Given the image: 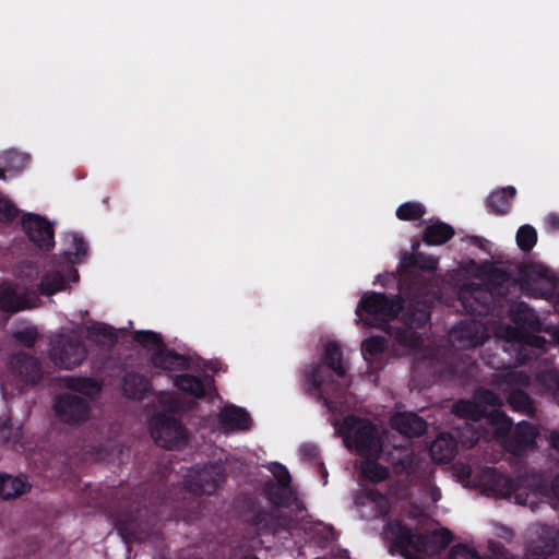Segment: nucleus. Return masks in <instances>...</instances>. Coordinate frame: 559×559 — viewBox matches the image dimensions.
Instances as JSON below:
<instances>
[{
    "label": "nucleus",
    "instance_id": "16",
    "mask_svg": "<svg viewBox=\"0 0 559 559\" xmlns=\"http://www.w3.org/2000/svg\"><path fill=\"white\" fill-rule=\"evenodd\" d=\"M32 307V301L24 293H19L12 282L0 283V311L16 313Z\"/></svg>",
    "mask_w": 559,
    "mask_h": 559
},
{
    "label": "nucleus",
    "instance_id": "9",
    "mask_svg": "<svg viewBox=\"0 0 559 559\" xmlns=\"http://www.w3.org/2000/svg\"><path fill=\"white\" fill-rule=\"evenodd\" d=\"M153 439L163 448L174 450L182 448L188 441V433L180 423L165 413H157L150 424Z\"/></svg>",
    "mask_w": 559,
    "mask_h": 559
},
{
    "label": "nucleus",
    "instance_id": "30",
    "mask_svg": "<svg viewBox=\"0 0 559 559\" xmlns=\"http://www.w3.org/2000/svg\"><path fill=\"white\" fill-rule=\"evenodd\" d=\"M66 278L59 271H50L41 276L37 290L43 296H51L66 287Z\"/></svg>",
    "mask_w": 559,
    "mask_h": 559
},
{
    "label": "nucleus",
    "instance_id": "20",
    "mask_svg": "<svg viewBox=\"0 0 559 559\" xmlns=\"http://www.w3.org/2000/svg\"><path fill=\"white\" fill-rule=\"evenodd\" d=\"M536 436V429L532 425L521 423L516 426L512 436L503 442L511 452L520 454L533 444Z\"/></svg>",
    "mask_w": 559,
    "mask_h": 559
},
{
    "label": "nucleus",
    "instance_id": "3",
    "mask_svg": "<svg viewBox=\"0 0 559 559\" xmlns=\"http://www.w3.org/2000/svg\"><path fill=\"white\" fill-rule=\"evenodd\" d=\"M345 445L361 456L360 475L371 481H380L388 475L386 468L374 460L381 451L379 432L367 420L348 416L342 425L334 424Z\"/></svg>",
    "mask_w": 559,
    "mask_h": 559
},
{
    "label": "nucleus",
    "instance_id": "54",
    "mask_svg": "<svg viewBox=\"0 0 559 559\" xmlns=\"http://www.w3.org/2000/svg\"><path fill=\"white\" fill-rule=\"evenodd\" d=\"M551 490L554 496L559 500V476L555 479Z\"/></svg>",
    "mask_w": 559,
    "mask_h": 559
},
{
    "label": "nucleus",
    "instance_id": "39",
    "mask_svg": "<svg viewBox=\"0 0 559 559\" xmlns=\"http://www.w3.org/2000/svg\"><path fill=\"white\" fill-rule=\"evenodd\" d=\"M537 242V233L531 225H523L518 229L516 243L523 252H530Z\"/></svg>",
    "mask_w": 559,
    "mask_h": 559
},
{
    "label": "nucleus",
    "instance_id": "48",
    "mask_svg": "<svg viewBox=\"0 0 559 559\" xmlns=\"http://www.w3.org/2000/svg\"><path fill=\"white\" fill-rule=\"evenodd\" d=\"M548 226L551 230L559 231V215L557 214H549L547 217Z\"/></svg>",
    "mask_w": 559,
    "mask_h": 559
},
{
    "label": "nucleus",
    "instance_id": "12",
    "mask_svg": "<svg viewBox=\"0 0 559 559\" xmlns=\"http://www.w3.org/2000/svg\"><path fill=\"white\" fill-rule=\"evenodd\" d=\"M153 362L156 367L168 371L200 370L205 372L206 369H210L213 372H216L218 370V365L216 362L202 361L197 354H191L190 352L185 354H180L178 352H155Z\"/></svg>",
    "mask_w": 559,
    "mask_h": 559
},
{
    "label": "nucleus",
    "instance_id": "21",
    "mask_svg": "<svg viewBox=\"0 0 559 559\" xmlns=\"http://www.w3.org/2000/svg\"><path fill=\"white\" fill-rule=\"evenodd\" d=\"M477 485L485 491H490L501 497L510 495L513 488L509 479L491 468L481 472L477 479Z\"/></svg>",
    "mask_w": 559,
    "mask_h": 559
},
{
    "label": "nucleus",
    "instance_id": "17",
    "mask_svg": "<svg viewBox=\"0 0 559 559\" xmlns=\"http://www.w3.org/2000/svg\"><path fill=\"white\" fill-rule=\"evenodd\" d=\"M360 516L373 519L385 514L389 510V501L378 492L367 490L360 493L355 501Z\"/></svg>",
    "mask_w": 559,
    "mask_h": 559
},
{
    "label": "nucleus",
    "instance_id": "59",
    "mask_svg": "<svg viewBox=\"0 0 559 559\" xmlns=\"http://www.w3.org/2000/svg\"><path fill=\"white\" fill-rule=\"evenodd\" d=\"M73 273H74L75 278H79L78 271H76V270H73Z\"/></svg>",
    "mask_w": 559,
    "mask_h": 559
},
{
    "label": "nucleus",
    "instance_id": "51",
    "mask_svg": "<svg viewBox=\"0 0 559 559\" xmlns=\"http://www.w3.org/2000/svg\"><path fill=\"white\" fill-rule=\"evenodd\" d=\"M362 356H364V359L368 362V364H372L374 360L378 359V355L380 354V352H372V350H369V352H362Z\"/></svg>",
    "mask_w": 559,
    "mask_h": 559
},
{
    "label": "nucleus",
    "instance_id": "44",
    "mask_svg": "<svg viewBox=\"0 0 559 559\" xmlns=\"http://www.w3.org/2000/svg\"><path fill=\"white\" fill-rule=\"evenodd\" d=\"M321 348L320 349H342V344L334 337L324 336L320 338Z\"/></svg>",
    "mask_w": 559,
    "mask_h": 559
},
{
    "label": "nucleus",
    "instance_id": "7",
    "mask_svg": "<svg viewBox=\"0 0 559 559\" xmlns=\"http://www.w3.org/2000/svg\"><path fill=\"white\" fill-rule=\"evenodd\" d=\"M501 405L500 397L491 391L479 390L473 401H460L453 405V413L461 418L473 423L481 418L490 426V433L493 437L503 439L511 429L509 418L498 407ZM489 433V431L487 432Z\"/></svg>",
    "mask_w": 559,
    "mask_h": 559
},
{
    "label": "nucleus",
    "instance_id": "26",
    "mask_svg": "<svg viewBox=\"0 0 559 559\" xmlns=\"http://www.w3.org/2000/svg\"><path fill=\"white\" fill-rule=\"evenodd\" d=\"M31 488V484L23 477L0 474V497L11 499L19 497Z\"/></svg>",
    "mask_w": 559,
    "mask_h": 559
},
{
    "label": "nucleus",
    "instance_id": "25",
    "mask_svg": "<svg viewBox=\"0 0 559 559\" xmlns=\"http://www.w3.org/2000/svg\"><path fill=\"white\" fill-rule=\"evenodd\" d=\"M392 426L403 435L417 436L425 431L426 424L413 413H401L392 417Z\"/></svg>",
    "mask_w": 559,
    "mask_h": 559
},
{
    "label": "nucleus",
    "instance_id": "5",
    "mask_svg": "<svg viewBox=\"0 0 559 559\" xmlns=\"http://www.w3.org/2000/svg\"><path fill=\"white\" fill-rule=\"evenodd\" d=\"M385 538L392 544L393 550L406 559H425L423 556H435L452 540L447 528L435 531L429 537L417 535L400 522L390 523L384 531Z\"/></svg>",
    "mask_w": 559,
    "mask_h": 559
},
{
    "label": "nucleus",
    "instance_id": "47",
    "mask_svg": "<svg viewBox=\"0 0 559 559\" xmlns=\"http://www.w3.org/2000/svg\"><path fill=\"white\" fill-rule=\"evenodd\" d=\"M535 493L526 495V498H522V493H518L515 499L519 504L523 506H534L536 503V500L534 499Z\"/></svg>",
    "mask_w": 559,
    "mask_h": 559
},
{
    "label": "nucleus",
    "instance_id": "22",
    "mask_svg": "<svg viewBox=\"0 0 559 559\" xmlns=\"http://www.w3.org/2000/svg\"><path fill=\"white\" fill-rule=\"evenodd\" d=\"M195 475L191 477L189 486L194 492L210 493L214 490L216 484L221 480V475L217 473V468L213 465L204 466L198 469Z\"/></svg>",
    "mask_w": 559,
    "mask_h": 559
},
{
    "label": "nucleus",
    "instance_id": "58",
    "mask_svg": "<svg viewBox=\"0 0 559 559\" xmlns=\"http://www.w3.org/2000/svg\"><path fill=\"white\" fill-rule=\"evenodd\" d=\"M556 341H557V343L559 344V330H558V331H557V333H556Z\"/></svg>",
    "mask_w": 559,
    "mask_h": 559
},
{
    "label": "nucleus",
    "instance_id": "55",
    "mask_svg": "<svg viewBox=\"0 0 559 559\" xmlns=\"http://www.w3.org/2000/svg\"><path fill=\"white\" fill-rule=\"evenodd\" d=\"M463 472H462V475L465 476V477H471L472 476V471L469 467H462Z\"/></svg>",
    "mask_w": 559,
    "mask_h": 559
},
{
    "label": "nucleus",
    "instance_id": "52",
    "mask_svg": "<svg viewBox=\"0 0 559 559\" xmlns=\"http://www.w3.org/2000/svg\"><path fill=\"white\" fill-rule=\"evenodd\" d=\"M551 445L559 451V432L555 431L550 435Z\"/></svg>",
    "mask_w": 559,
    "mask_h": 559
},
{
    "label": "nucleus",
    "instance_id": "14",
    "mask_svg": "<svg viewBox=\"0 0 559 559\" xmlns=\"http://www.w3.org/2000/svg\"><path fill=\"white\" fill-rule=\"evenodd\" d=\"M22 228L29 241L44 251L55 246V231L52 225L43 216L27 213L22 218Z\"/></svg>",
    "mask_w": 559,
    "mask_h": 559
},
{
    "label": "nucleus",
    "instance_id": "15",
    "mask_svg": "<svg viewBox=\"0 0 559 559\" xmlns=\"http://www.w3.org/2000/svg\"><path fill=\"white\" fill-rule=\"evenodd\" d=\"M503 382L507 385L504 390H510L508 401L511 407L518 412L531 413V400L519 389L520 386L526 385L527 377H525L522 371L511 370L506 374Z\"/></svg>",
    "mask_w": 559,
    "mask_h": 559
},
{
    "label": "nucleus",
    "instance_id": "33",
    "mask_svg": "<svg viewBox=\"0 0 559 559\" xmlns=\"http://www.w3.org/2000/svg\"><path fill=\"white\" fill-rule=\"evenodd\" d=\"M17 371L27 381L35 382L41 372L38 361L26 352H19L16 356Z\"/></svg>",
    "mask_w": 559,
    "mask_h": 559
},
{
    "label": "nucleus",
    "instance_id": "35",
    "mask_svg": "<svg viewBox=\"0 0 559 559\" xmlns=\"http://www.w3.org/2000/svg\"><path fill=\"white\" fill-rule=\"evenodd\" d=\"M5 173L13 171L17 173L25 168L28 163V156L26 154L20 153L16 150H9L3 152L1 155Z\"/></svg>",
    "mask_w": 559,
    "mask_h": 559
},
{
    "label": "nucleus",
    "instance_id": "11",
    "mask_svg": "<svg viewBox=\"0 0 559 559\" xmlns=\"http://www.w3.org/2000/svg\"><path fill=\"white\" fill-rule=\"evenodd\" d=\"M299 515L296 519H287V512H281V520L275 524L274 531L276 534H281L282 531H288L292 536L299 535L300 531H304L307 535L314 538L318 537L323 540L334 539V531L331 526L307 519L304 511L299 509V504L296 503Z\"/></svg>",
    "mask_w": 559,
    "mask_h": 559
},
{
    "label": "nucleus",
    "instance_id": "29",
    "mask_svg": "<svg viewBox=\"0 0 559 559\" xmlns=\"http://www.w3.org/2000/svg\"><path fill=\"white\" fill-rule=\"evenodd\" d=\"M148 390L147 381L135 373H128L122 381V392L128 399L140 400Z\"/></svg>",
    "mask_w": 559,
    "mask_h": 559
},
{
    "label": "nucleus",
    "instance_id": "34",
    "mask_svg": "<svg viewBox=\"0 0 559 559\" xmlns=\"http://www.w3.org/2000/svg\"><path fill=\"white\" fill-rule=\"evenodd\" d=\"M84 352H51V360L63 369H72L84 360Z\"/></svg>",
    "mask_w": 559,
    "mask_h": 559
},
{
    "label": "nucleus",
    "instance_id": "19",
    "mask_svg": "<svg viewBox=\"0 0 559 559\" xmlns=\"http://www.w3.org/2000/svg\"><path fill=\"white\" fill-rule=\"evenodd\" d=\"M175 385L183 393L193 397H203L211 394L214 390L212 380L205 374L203 379L188 373H182L176 377Z\"/></svg>",
    "mask_w": 559,
    "mask_h": 559
},
{
    "label": "nucleus",
    "instance_id": "60",
    "mask_svg": "<svg viewBox=\"0 0 559 559\" xmlns=\"http://www.w3.org/2000/svg\"><path fill=\"white\" fill-rule=\"evenodd\" d=\"M243 559H258V558L249 556V557H245Z\"/></svg>",
    "mask_w": 559,
    "mask_h": 559
},
{
    "label": "nucleus",
    "instance_id": "6",
    "mask_svg": "<svg viewBox=\"0 0 559 559\" xmlns=\"http://www.w3.org/2000/svg\"><path fill=\"white\" fill-rule=\"evenodd\" d=\"M129 335L127 328L116 329L105 322L94 321L84 326V334L79 330H67L49 336V349H86L83 337L91 343L114 349L119 342H124Z\"/></svg>",
    "mask_w": 559,
    "mask_h": 559
},
{
    "label": "nucleus",
    "instance_id": "37",
    "mask_svg": "<svg viewBox=\"0 0 559 559\" xmlns=\"http://www.w3.org/2000/svg\"><path fill=\"white\" fill-rule=\"evenodd\" d=\"M12 337L17 344L26 348H33L37 341L41 337L37 326L27 325L13 332Z\"/></svg>",
    "mask_w": 559,
    "mask_h": 559
},
{
    "label": "nucleus",
    "instance_id": "2",
    "mask_svg": "<svg viewBox=\"0 0 559 559\" xmlns=\"http://www.w3.org/2000/svg\"><path fill=\"white\" fill-rule=\"evenodd\" d=\"M408 299L404 294L386 296L384 293L369 292L362 295L356 314L360 319L362 312L381 322V328L392 336L397 344L406 349H430L423 347V336L408 325L403 318Z\"/></svg>",
    "mask_w": 559,
    "mask_h": 559
},
{
    "label": "nucleus",
    "instance_id": "43",
    "mask_svg": "<svg viewBox=\"0 0 559 559\" xmlns=\"http://www.w3.org/2000/svg\"><path fill=\"white\" fill-rule=\"evenodd\" d=\"M271 472L282 486H286L289 483V474L283 465L273 463Z\"/></svg>",
    "mask_w": 559,
    "mask_h": 559
},
{
    "label": "nucleus",
    "instance_id": "18",
    "mask_svg": "<svg viewBox=\"0 0 559 559\" xmlns=\"http://www.w3.org/2000/svg\"><path fill=\"white\" fill-rule=\"evenodd\" d=\"M218 423L225 431L246 430L251 427L249 414L235 405H226L222 408L218 414Z\"/></svg>",
    "mask_w": 559,
    "mask_h": 559
},
{
    "label": "nucleus",
    "instance_id": "13",
    "mask_svg": "<svg viewBox=\"0 0 559 559\" xmlns=\"http://www.w3.org/2000/svg\"><path fill=\"white\" fill-rule=\"evenodd\" d=\"M449 338L452 349H475L489 338V333L480 321L462 320L451 329Z\"/></svg>",
    "mask_w": 559,
    "mask_h": 559
},
{
    "label": "nucleus",
    "instance_id": "41",
    "mask_svg": "<svg viewBox=\"0 0 559 559\" xmlns=\"http://www.w3.org/2000/svg\"><path fill=\"white\" fill-rule=\"evenodd\" d=\"M447 559H480L478 554L473 549L464 545H457L452 548Z\"/></svg>",
    "mask_w": 559,
    "mask_h": 559
},
{
    "label": "nucleus",
    "instance_id": "49",
    "mask_svg": "<svg viewBox=\"0 0 559 559\" xmlns=\"http://www.w3.org/2000/svg\"><path fill=\"white\" fill-rule=\"evenodd\" d=\"M324 369H325V367L321 368L320 370H318L309 376V381H312L313 386L322 385L321 373L324 371Z\"/></svg>",
    "mask_w": 559,
    "mask_h": 559
},
{
    "label": "nucleus",
    "instance_id": "27",
    "mask_svg": "<svg viewBox=\"0 0 559 559\" xmlns=\"http://www.w3.org/2000/svg\"><path fill=\"white\" fill-rule=\"evenodd\" d=\"M130 337L142 349H169L163 335L152 330L133 331Z\"/></svg>",
    "mask_w": 559,
    "mask_h": 559
},
{
    "label": "nucleus",
    "instance_id": "57",
    "mask_svg": "<svg viewBox=\"0 0 559 559\" xmlns=\"http://www.w3.org/2000/svg\"><path fill=\"white\" fill-rule=\"evenodd\" d=\"M439 497H440V493L438 491H435L433 496H432V500L437 501L439 499Z\"/></svg>",
    "mask_w": 559,
    "mask_h": 559
},
{
    "label": "nucleus",
    "instance_id": "38",
    "mask_svg": "<svg viewBox=\"0 0 559 559\" xmlns=\"http://www.w3.org/2000/svg\"><path fill=\"white\" fill-rule=\"evenodd\" d=\"M426 213L425 206L419 202H405L396 209V217L401 221H416Z\"/></svg>",
    "mask_w": 559,
    "mask_h": 559
},
{
    "label": "nucleus",
    "instance_id": "32",
    "mask_svg": "<svg viewBox=\"0 0 559 559\" xmlns=\"http://www.w3.org/2000/svg\"><path fill=\"white\" fill-rule=\"evenodd\" d=\"M70 251L64 252L66 261L81 263L87 255V243L83 236L78 233H70L66 237Z\"/></svg>",
    "mask_w": 559,
    "mask_h": 559
},
{
    "label": "nucleus",
    "instance_id": "4",
    "mask_svg": "<svg viewBox=\"0 0 559 559\" xmlns=\"http://www.w3.org/2000/svg\"><path fill=\"white\" fill-rule=\"evenodd\" d=\"M66 386L70 392L57 395L52 403L56 418L71 426L86 423L92 415V402L102 392V381L92 377H69Z\"/></svg>",
    "mask_w": 559,
    "mask_h": 559
},
{
    "label": "nucleus",
    "instance_id": "31",
    "mask_svg": "<svg viewBox=\"0 0 559 559\" xmlns=\"http://www.w3.org/2000/svg\"><path fill=\"white\" fill-rule=\"evenodd\" d=\"M484 287L492 292V294L502 288L510 280V273L501 267L489 265L483 271Z\"/></svg>",
    "mask_w": 559,
    "mask_h": 559
},
{
    "label": "nucleus",
    "instance_id": "1",
    "mask_svg": "<svg viewBox=\"0 0 559 559\" xmlns=\"http://www.w3.org/2000/svg\"><path fill=\"white\" fill-rule=\"evenodd\" d=\"M438 259L423 252L405 253L400 261L399 289L407 299L404 321L411 326L424 328L431 318L435 302L432 282L421 272L432 273Z\"/></svg>",
    "mask_w": 559,
    "mask_h": 559
},
{
    "label": "nucleus",
    "instance_id": "42",
    "mask_svg": "<svg viewBox=\"0 0 559 559\" xmlns=\"http://www.w3.org/2000/svg\"><path fill=\"white\" fill-rule=\"evenodd\" d=\"M326 367L333 370L338 377L345 373V366L341 356V352H330L326 357Z\"/></svg>",
    "mask_w": 559,
    "mask_h": 559
},
{
    "label": "nucleus",
    "instance_id": "36",
    "mask_svg": "<svg viewBox=\"0 0 559 559\" xmlns=\"http://www.w3.org/2000/svg\"><path fill=\"white\" fill-rule=\"evenodd\" d=\"M523 275L532 281L545 280L550 283L556 282V277L550 269L542 263H528L522 270Z\"/></svg>",
    "mask_w": 559,
    "mask_h": 559
},
{
    "label": "nucleus",
    "instance_id": "56",
    "mask_svg": "<svg viewBox=\"0 0 559 559\" xmlns=\"http://www.w3.org/2000/svg\"><path fill=\"white\" fill-rule=\"evenodd\" d=\"M554 308H555L556 312L559 313V296L556 298V300L554 302Z\"/></svg>",
    "mask_w": 559,
    "mask_h": 559
},
{
    "label": "nucleus",
    "instance_id": "53",
    "mask_svg": "<svg viewBox=\"0 0 559 559\" xmlns=\"http://www.w3.org/2000/svg\"><path fill=\"white\" fill-rule=\"evenodd\" d=\"M326 404H328L329 408L332 412H337L338 411V407L336 405V401H335L334 397H329L328 401H326Z\"/></svg>",
    "mask_w": 559,
    "mask_h": 559
},
{
    "label": "nucleus",
    "instance_id": "8",
    "mask_svg": "<svg viewBox=\"0 0 559 559\" xmlns=\"http://www.w3.org/2000/svg\"><path fill=\"white\" fill-rule=\"evenodd\" d=\"M508 316L512 324H507L500 330V337L507 343L521 345H534L535 349H546L545 338L536 336L542 323L534 310L524 301L513 302L508 309Z\"/></svg>",
    "mask_w": 559,
    "mask_h": 559
},
{
    "label": "nucleus",
    "instance_id": "10",
    "mask_svg": "<svg viewBox=\"0 0 559 559\" xmlns=\"http://www.w3.org/2000/svg\"><path fill=\"white\" fill-rule=\"evenodd\" d=\"M459 301L463 310L471 316L493 314L496 302L492 292L478 283H465L459 290Z\"/></svg>",
    "mask_w": 559,
    "mask_h": 559
},
{
    "label": "nucleus",
    "instance_id": "40",
    "mask_svg": "<svg viewBox=\"0 0 559 559\" xmlns=\"http://www.w3.org/2000/svg\"><path fill=\"white\" fill-rule=\"evenodd\" d=\"M19 214L20 210L15 204L0 193V223L10 224L19 216Z\"/></svg>",
    "mask_w": 559,
    "mask_h": 559
},
{
    "label": "nucleus",
    "instance_id": "23",
    "mask_svg": "<svg viewBox=\"0 0 559 559\" xmlns=\"http://www.w3.org/2000/svg\"><path fill=\"white\" fill-rule=\"evenodd\" d=\"M516 189L508 186L492 191L487 198V206L497 215L508 214L511 209V200L515 197Z\"/></svg>",
    "mask_w": 559,
    "mask_h": 559
},
{
    "label": "nucleus",
    "instance_id": "45",
    "mask_svg": "<svg viewBox=\"0 0 559 559\" xmlns=\"http://www.w3.org/2000/svg\"><path fill=\"white\" fill-rule=\"evenodd\" d=\"M360 349L371 350V349H385V348L383 347L380 337H369L361 343Z\"/></svg>",
    "mask_w": 559,
    "mask_h": 559
},
{
    "label": "nucleus",
    "instance_id": "46",
    "mask_svg": "<svg viewBox=\"0 0 559 559\" xmlns=\"http://www.w3.org/2000/svg\"><path fill=\"white\" fill-rule=\"evenodd\" d=\"M159 403L164 412H177L181 408L180 405L171 401L170 396L168 395L162 397Z\"/></svg>",
    "mask_w": 559,
    "mask_h": 559
},
{
    "label": "nucleus",
    "instance_id": "50",
    "mask_svg": "<svg viewBox=\"0 0 559 559\" xmlns=\"http://www.w3.org/2000/svg\"><path fill=\"white\" fill-rule=\"evenodd\" d=\"M460 438H461V441H462L463 444H465L467 447H472L477 441V439L479 437L478 436L475 437L474 435L472 437H468L465 433H461Z\"/></svg>",
    "mask_w": 559,
    "mask_h": 559
},
{
    "label": "nucleus",
    "instance_id": "24",
    "mask_svg": "<svg viewBox=\"0 0 559 559\" xmlns=\"http://www.w3.org/2000/svg\"><path fill=\"white\" fill-rule=\"evenodd\" d=\"M454 234L451 225L438 221L424 229L423 241L428 246H441L451 240Z\"/></svg>",
    "mask_w": 559,
    "mask_h": 559
},
{
    "label": "nucleus",
    "instance_id": "28",
    "mask_svg": "<svg viewBox=\"0 0 559 559\" xmlns=\"http://www.w3.org/2000/svg\"><path fill=\"white\" fill-rule=\"evenodd\" d=\"M455 452V443L451 436L441 433L430 445L431 457L439 463L449 462Z\"/></svg>",
    "mask_w": 559,
    "mask_h": 559
}]
</instances>
